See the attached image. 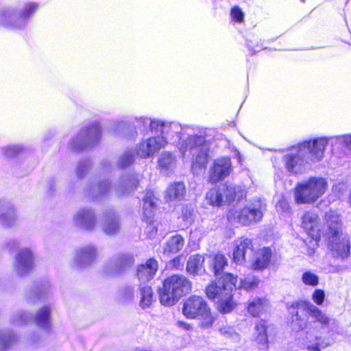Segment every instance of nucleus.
<instances>
[{"instance_id":"nucleus-1","label":"nucleus","mask_w":351,"mask_h":351,"mask_svg":"<svg viewBox=\"0 0 351 351\" xmlns=\"http://www.w3.org/2000/svg\"><path fill=\"white\" fill-rule=\"evenodd\" d=\"M319 221L317 214L306 212L302 217V225L311 237L321 238L322 235L328 254L335 260L343 262L350 255V243L347 234L341 231L339 217L334 213H327V229L322 233Z\"/></svg>"},{"instance_id":"nucleus-2","label":"nucleus","mask_w":351,"mask_h":351,"mask_svg":"<svg viewBox=\"0 0 351 351\" xmlns=\"http://www.w3.org/2000/svg\"><path fill=\"white\" fill-rule=\"evenodd\" d=\"M237 276L227 273L212 282L206 289L207 297L215 300L218 309L223 313L231 312L237 306L233 298Z\"/></svg>"},{"instance_id":"nucleus-3","label":"nucleus","mask_w":351,"mask_h":351,"mask_svg":"<svg viewBox=\"0 0 351 351\" xmlns=\"http://www.w3.org/2000/svg\"><path fill=\"white\" fill-rule=\"evenodd\" d=\"M138 123V127H149L153 132L160 133L159 136H164L168 143H172L178 147L180 143H186L189 137L195 136L192 132L193 129L189 126L183 127L177 122H167L158 119H151L148 117H141L136 118Z\"/></svg>"},{"instance_id":"nucleus-4","label":"nucleus","mask_w":351,"mask_h":351,"mask_svg":"<svg viewBox=\"0 0 351 351\" xmlns=\"http://www.w3.org/2000/svg\"><path fill=\"white\" fill-rule=\"evenodd\" d=\"M38 8L39 4L35 2H27L21 8L5 6L0 10V23L10 29H23Z\"/></svg>"},{"instance_id":"nucleus-5","label":"nucleus","mask_w":351,"mask_h":351,"mask_svg":"<svg viewBox=\"0 0 351 351\" xmlns=\"http://www.w3.org/2000/svg\"><path fill=\"white\" fill-rule=\"evenodd\" d=\"M191 290V282L182 275H172L167 278L158 290L160 303L173 306Z\"/></svg>"},{"instance_id":"nucleus-6","label":"nucleus","mask_w":351,"mask_h":351,"mask_svg":"<svg viewBox=\"0 0 351 351\" xmlns=\"http://www.w3.org/2000/svg\"><path fill=\"white\" fill-rule=\"evenodd\" d=\"M178 149L183 157L187 155V152L193 154L191 169L193 173H199V171L206 168L209 148L205 144L204 136L197 134L189 136L187 142L178 144Z\"/></svg>"},{"instance_id":"nucleus-7","label":"nucleus","mask_w":351,"mask_h":351,"mask_svg":"<svg viewBox=\"0 0 351 351\" xmlns=\"http://www.w3.org/2000/svg\"><path fill=\"white\" fill-rule=\"evenodd\" d=\"M328 182L322 177H311L298 182L294 189L293 197L297 204H313L327 191Z\"/></svg>"},{"instance_id":"nucleus-8","label":"nucleus","mask_w":351,"mask_h":351,"mask_svg":"<svg viewBox=\"0 0 351 351\" xmlns=\"http://www.w3.org/2000/svg\"><path fill=\"white\" fill-rule=\"evenodd\" d=\"M182 313L188 319H198L204 328L211 327L215 320L206 301L197 295H191L184 302Z\"/></svg>"},{"instance_id":"nucleus-9","label":"nucleus","mask_w":351,"mask_h":351,"mask_svg":"<svg viewBox=\"0 0 351 351\" xmlns=\"http://www.w3.org/2000/svg\"><path fill=\"white\" fill-rule=\"evenodd\" d=\"M101 138V128L97 121L91 122L82 128L69 143L73 151H80L97 144Z\"/></svg>"},{"instance_id":"nucleus-10","label":"nucleus","mask_w":351,"mask_h":351,"mask_svg":"<svg viewBox=\"0 0 351 351\" xmlns=\"http://www.w3.org/2000/svg\"><path fill=\"white\" fill-rule=\"evenodd\" d=\"M332 138L326 136L311 138L300 143L298 145L308 160L319 162L325 156L326 148L328 145L329 143L332 145Z\"/></svg>"},{"instance_id":"nucleus-11","label":"nucleus","mask_w":351,"mask_h":351,"mask_svg":"<svg viewBox=\"0 0 351 351\" xmlns=\"http://www.w3.org/2000/svg\"><path fill=\"white\" fill-rule=\"evenodd\" d=\"M263 217V213L259 208L248 206L243 208H234L228 214V220L234 223L244 226L259 221Z\"/></svg>"},{"instance_id":"nucleus-12","label":"nucleus","mask_w":351,"mask_h":351,"mask_svg":"<svg viewBox=\"0 0 351 351\" xmlns=\"http://www.w3.org/2000/svg\"><path fill=\"white\" fill-rule=\"evenodd\" d=\"M168 141L164 136H155L142 139L135 147L136 155L141 158H149L164 148Z\"/></svg>"},{"instance_id":"nucleus-13","label":"nucleus","mask_w":351,"mask_h":351,"mask_svg":"<svg viewBox=\"0 0 351 351\" xmlns=\"http://www.w3.org/2000/svg\"><path fill=\"white\" fill-rule=\"evenodd\" d=\"M282 159L286 170L293 175L302 173L305 165L308 163L307 158L303 152L300 151L298 145L293 147L290 153L284 155Z\"/></svg>"},{"instance_id":"nucleus-14","label":"nucleus","mask_w":351,"mask_h":351,"mask_svg":"<svg viewBox=\"0 0 351 351\" xmlns=\"http://www.w3.org/2000/svg\"><path fill=\"white\" fill-rule=\"evenodd\" d=\"M34 266V258L29 248H22L16 254L12 265L13 272L19 276L27 274Z\"/></svg>"},{"instance_id":"nucleus-15","label":"nucleus","mask_w":351,"mask_h":351,"mask_svg":"<svg viewBox=\"0 0 351 351\" xmlns=\"http://www.w3.org/2000/svg\"><path fill=\"white\" fill-rule=\"evenodd\" d=\"M73 222L80 229L92 231L97 223L95 213L90 208H81L73 215Z\"/></svg>"},{"instance_id":"nucleus-16","label":"nucleus","mask_w":351,"mask_h":351,"mask_svg":"<svg viewBox=\"0 0 351 351\" xmlns=\"http://www.w3.org/2000/svg\"><path fill=\"white\" fill-rule=\"evenodd\" d=\"M134 262L133 256L129 254H119L110 258L104 265L105 272L108 275L115 276L122 272Z\"/></svg>"},{"instance_id":"nucleus-17","label":"nucleus","mask_w":351,"mask_h":351,"mask_svg":"<svg viewBox=\"0 0 351 351\" xmlns=\"http://www.w3.org/2000/svg\"><path fill=\"white\" fill-rule=\"evenodd\" d=\"M232 170V163L230 158L221 157L214 160L209 169V180L215 183L226 178Z\"/></svg>"},{"instance_id":"nucleus-18","label":"nucleus","mask_w":351,"mask_h":351,"mask_svg":"<svg viewBox=\"0 0 351 351\" xmlns=\"http://www.w3.org/2000/svg\"><path fill=\"white\" fill-rule=\"evenodd\" d=\"M233 261L242 265L247 257H250L254 252L252 241L247 238H239L234 242Z\"/></svg>"},{"instance_id":"nucleus-19","label":"nucleus","mask_w":351,"mask_h":351,"mask_svg":"<svg viewBox=\"0 0 351 351\" xmlns=\"http://www.w3.org/2000/svg\"><path fill=\"white\" fill-rule=\"evenodd\" d=\"M141 176L129 173L121 176L119 183L114 186V190L118 196H123L134 190L140 182Z\"/></svg>"},{"instance_id":"nucleus-20","label":"nucleus","mask_w":351,"mask_h":351,"mask_svg":"<svg viewBox=\"0 0 351 351\" xmlns=\"http://www.w3.org/2000/svg\"><path fill=\"white\" fill-rule=\"evenodd\" d=\"M19 218L14 207L9 204L0 202V224L6 228L19 225Z\"/></svg>"},{"instance_id":"nucleus-21","label":"nucleus","mask_w":351,"mask_h":351,"mask_svg":"<svg viewBox=\"0 0 351 351\" xmlns=\"http://www.w3.org/2000/svg\"><path fill=\"white\" fill-rule=\"evenodd\" d=\"M97 257V250L92 245H88L76 251L74 263L80 268H85L92 264Z\"/></svg>"},{"instance_id":"nucleus-22","label":"nucleus","mask_w":351,"mask_h":351,"mask_svg":"<svg viewBox=\"0 0 351 351\" xmlns=\"http://www.w3.org/2000/svg\"><path fill=\"white\" fill-rule=\"evenodd\" d=\"M296 308H302L310 317L320 324L322 326H329L332 320L326 313L311 302H298L296 304Z\"/></svg>"},{"instance_id":"nucleus-23","label":"nucleus","mask_w":351,"mask_h":351,"mask_svg":"<svg viewBox=\"0 0 351 351\" xmlns=\"http://www.w3.org/2000/svg\"><path fill=\"white\" fill-rule=\"evenodd\" d=\"M217 188L219 191H223L221 193L222 200H224V204H230L235 199H240L245 195V191L241 186L223 184Z\"/></svg>"},{"instance_id":"nucleus-24","label":"nucleus","mask_w":351,"mask_h":351,"mask_svg":"<svg viewBox=\"0 0 351 351\" xmlns=\"http://www.w3.org/2000/svg\"><path fill=\"white\" fill-rule=\"evenodd\" d=\"M158 268V262L153 258L149 259L145 264L138 266L137 269V277L142 285L152 280L155 276Z\"/></svg>"},{"instance_id":"nucleus-25","label":"nucleus","mask_w":351,"mask_h":351,"mask_svg":"<svg viewBox=\"0 0 351 351\" xmlns=\"http://www.w3.org/2000/svg\"><path fill=\"white\" fill-rule=\"evenodd\" d=\"M101 230L106 235L112 236L117 234L120 230L119 217L113 213L106 214L101 224Z\"/></svg>"},{"instance_id":"nucleus-26","label":"nucleus","mask_w":351,"mask_h":351,"mask_svg":"<svg viewBox=\"0 0 351 351\" xmlns=\"http://www.w3.org/2000/svg\"><path fill=\"white\" fill-rule=\"evenodd\" d=\"M51 306L47 305L41 307L34 317L36 324L45 331H49L51 326Z\"/></svg>"},{"instance_id":"nucleus-27","label":"nucleus","mask_w":351,"mask_h":351,"mask_svg":"<svg viewBox=\"0 0 351 351\" xmlns=\"http://www.w3.org/2000/svg\"><path fill=\"white\" fill-rule=\"evenodd\" d=\"M330 345L326 338L308 335L302 343V348L306 351H321Z\"/></svg>"},{"instance_id":"nucleus-28","label":"nucleus","mask_w":351,"mask_h":351,"mask_svg":"<svg viewBox=\"0 0 351 351\" xmlns=\"http://www.w3.org/2000/svg\"><path fill=\"white\" fill-rule=\"evenodd\" d=\"M272 252L269 247L260 249L256 254L255 259L252 263V267L255 270L266 269L269 263Z\"/></svg>"},{"instance_id":"nucleus-29","label":"nucleus","mask_w":351,"mask_h":351,"mask_svg":"<svg viewBox=\"0 0 351 351\" xmlns=\"http://www.w3.org/2000/svg\"><path fill=\"white\" fill-rule=\"evenodd\" d=\"M267 325L265 321L261 320L256 324L253 333V341L264 349L267 347L268 338L267 333Z\"/></svg>"},{"instance_id":"nucleus-30","label":"nucleus","mask_w":351,"mask_h":351,"mask_svg":"<svg viewBox=\"0 0 351 351\" xmlns=\"http://www.w3.org/2000/svg\"><path fill=\"white\" fill-rule=\"evenodd\" d=\"M186 193L185 186L183 182H176L171 184L167 189L165 199L167 201L181 200Z\"/></svg>"},{"instance_id":"nucleus-31","label":"nucleus","mask_w":351,"mask_h":351,"mask_svg":"<svg viewBox=\"0 0 351 351\" xmlns=\"http://www.w3.org/2000/svg\"><path fill=\"white\" fill-rule=\"evenodd\" d=\"M204 258L201 255L189 257L186 264V271L191 275H200L205 271L204 267Z\"/></svg>"},{"instance_id":"nucleus-32","label":"nucleus","mask_w":351,"mask_h":351,"mask_svg":"<svg viewBox=\"0 0 351 351\" xmlns=\"http://www.w3.org/2000/svg\"><path fill=\"white\" fill-rule=\"evenodd\" d=\"M139 305L142 308L150 307L154 301V293L148 285H140L138 288Z\"/></svg>"},{"instance_id":"nucleus-33","label":"nucleus","mask_w":351,"mask_h":351,"mask_svg":"<svg viewBox=\"0 0 351 351\" xmlns=\"http://www.w3.org/2000/svg\"><path fill=\"white\" fill-rule=\"evenodd\" d=\"M184 245V239L179 234L171 237L166 243L164 254H176L180 252Z\"/></svg>"},{"instance_id":"nucleus-34","label":"nucleus","mask_w":351,"mask_h":351,"mask_svg":"<svg viewBox=\"0 0 351 351\" xmlns=\"http://www.w3.org/2000/svg\"><path fill=\"white\" fill-rule=\"evenodd\" d=\"M158 167L163 171H171L176 165V156L169 152H162L158 160Z\"/></svg>"},{"instance_id":"nucleus-35","label":"nucleus","mask_w":351,"mask_h":351,"mask_svg":"<svg viewBox=\"0 0 351 351\" xmlns=\"http://www.w3.org/2000/svg\"><path fill=\"white\" fill-rule=\"evenodd\" d=\"M155 208L156 197L154 195V192L152 191H148L146 192L143 197V209L145 215H146L147 218H151Z\"/></svg>"},{"instance_id":"nucleus-36","label":"nucleus","mask_w":351,"mask_h":351,"mask_svg":"<svg viewBox=\"0 0 351 351\" xmlns=\"http://www.w3.org/2000/svg\"><path fill=\"white\" fill-rule=\"evenodd\" d=\"M227 265L228 260L226 256L221 254H216L210 263V267L215 276L221 274Z\"/></svg>"},{"instance_id":"nucleus-37","label":"nucleus","mask_w":351,"mask_h":351,"mask_svg":"<svg viewBox=\"0 0 351 351\" xmlns=\"http://www.w3.org/2000/svg\"><path fill=\"white\" fill-rule=\"evenodd\" d=\"M111 190V185L108 180H104L95 186L89 193L93 198L97 199L108 195Z\"/></svg>"},{"instance_id":"nucleus-38","label":"nucleus","mask_w":351,"mask_h":351,"mask_svg":"<svg viewBox=\"0 0 351 351\" xmlns=\"http://www.w3.org/2000/svg\"><path fill=\"white\" fill-rule=\"evenodd\" d=\"M221 191H219L218 188L211 189L207 192L206 199L207 202L212 206H221L225 205L224 200H222Z\"/></svg>"},{"instance_id":"nucleus-39","label":"nucleus","mask_w":351,"mask_h":351,"mask_svg":"<svg viewBox=\"0 0 351 351\" xmlns=\"http://www.w3.org/2000/svg\"><path fill=\"white\" fill-rule=\"evenodd\" d=\"M267 306V301L261 298L254 299L250 301L247 310L253 316H258L261 313L265 310Z\"/></svg>"},{"instance_id":"nucleus-40","label":"nucleus","mask_w":351,"mask_h":351,"mask_svg":"<svg viewBox=\"0 0 351 351\" xmlns=\"http://www.w3.org/2000/svg\"><path fill=\"white\" fill-rule=\"evenodd\" d=\"M219 334L223 337L231 340L234 343H237L240 341V335L236 332L235 329L228 324H222L219 328Z\"/></svg>"},{"instance_id":"nucleus-41","label":"nucleus","mask_w":351,"mask_h":351,"mask_svg":"<svg viewBox=\"0 0 351 351\" xmlns=\"http://www.w3.org/2000/svg\"><path fill=\"white\" fill-rule=\"evenodd\" d=\"M259 280L254 276H248L243 280H241L239 289H243L246 291L254 289L257 287Z\"/></svg>"},{"instance_id":"nucleus-42","label":"nucleus","mask_w":351,"mask_h":351,"mask_svg":"<svg viewBox=\"0 0 351 351\" xmlns=\"http://www.w3.org/2000/svg\"><path fill=\"white\" fill-rule=\"evenodd\" d=\"M134 154L131 150L124 152L117 160V165L120 167H125L130 165L134 160Z\"/></svg>"},{"instance_id":"nucleus-43","label":"nucleus","mask_w":351,"mask_h":351,"mask_svg":"<svg viewBox=\"0 0 351 351\" xmlns=\"http://www.w3.org/2000/svg\"><path fill=\"white\" fill-rule=\"evenodd\" d=\"M302 281L305 285L315 287L319 284V277L315 274L307 271L302 274Z\"/></svg>"},{"instance_id":"nucleus-44","label":"nucleus","mask_w":351,"mask_h":351,"mask_svg":"<svg viewBox=\"0 0 351 351\" xmlns=\"http://www.w3.org/2000/svg\"><path fill=\"white\" fill-rule=\"evenodd\" d=\"M331 140L332 147H333L335 145L339 144L351 150V134L332 136Z\"/></svg>"},{"instance_id":"nucleus-45","label":"nucleus","mask_w":351,"mask_h":351,"mask_svg":"<svg viewBox=\"0 0 351 351\" xmlns=\"http://www.w3.org/2000/svg\"><path fill=\"white\" fill-rule=\"evenodd\" d=\"M182 221V228L188 227L193 221V213L192 209L188 207L182 208V215L180 217Z\"/></svg>"},{"instance_id":"nucleus-46","label":"nucleus","mask_w":351,"mask_h":351,"mask_svg":"<svg viewBox=\"0 0 351 351\" xmlns=\"http://www.w3.org/2000/svg\"><path fill=\"white\" fill-rule=\"evenodd\" d=\"M4 156L12 158L22 151V147L19 145H10L2 148Z\"/></svg>"},{"instance_id":"nucleus-47","label":"nucleus","mask_w":351,"mask_h":351,"mask_svg":"<svg viewBox=\"0 0 351 351\" xmlns=\"http://www.w3.org/2000/svg\"><path fill=\"white\" fill-rule=\"evenodd\" d=\"M90 167V162L88 160H84L78 162L76 167L77 177L82 178L88 171Z\"/></svg>"},{"instance_id":"nucleus-48","label":"nucleus","mask_w":351,"mask_h":351,"mask_svg":"<svg viewBox=\"0 0 351 351\" xmlns=\"http://www.w3.org/2000/svg\"><path fill=\"white\" fill-rule=\"evenodd\" d=\"M325 299V293L322 289H315L312 295V300L317 305H322Z\"/></svg>"},{"instance_id":"nucleus-49","label":"nucleus","mask_w":351,"mask_h":351,"mask_svg":"<svg viewBox=\"0 0 351 351\" xmlns=\"http://www.w3.org/2000/svg\"><path fill=\"white\" fill-rule=\"evenodd\" d=\"M121 293L124 302L130 301L134 298V289L130 286L123 287Z\"/></svg>"},{"instance_id":"nucleus-50","label":"nucleus","mask_w":351,"mask_h":351,"mask_svg":"<svg viewBox=\"0 0 351 351\" xmlns=\"http://www.w3.org/2000/svg\"><path fill=\"white\" fill-rule=\"evenodd\" d=\"M321 238H313L311 237L308 243L307 244L308 250L307 253L309 256H312L315 252L316 249L318 247V241Z\"/></svg>"},{"instance_id":"nucleus-51","label":"nucleus","mask_w":351,"mask_h":351,"mask_svg":"<svg viewBox=\"0 0 351 351\" xmlns=\"http://www.w3.org/2000/svg\"><path fill=\"white\" fill-rule=\"evenodd\" d=\"M231 16L234 21L241 23L243 21L244 14L239 7L235 6L231 10Z\"/></svg>"},{"instance_id":"nucleus-52","label":"nucleus","mask_w":351,"mask_h":351,"mask_svg":"<svg viewBox=\"0 0 351 351\" xmlns=\"http://www.w3.org/2000/svg\"><path fill=\"white\" fill-rule=\"evenodd\" d=\"M27 321L28 315L25 312L17 313L13 318V322L16 325L26 324Z\"/></svg>"},{"instance_id":"nucleus-53","label":"nucleus","mask_w":351,"mask_h":351,"mask_svg":"<svg viewBox=\"0 0 351 351\" xmlns=\"http://www.w3.org/2000/svg\"><path fill=\"white\" fill-rule=\"evenodd\" d=\"M15 339V337L10 334H2L0 335V346L2 348H5L9 346V343Z\"/></svg>"},{"instance_id":"nucleus-54","label":"nucleus","mask_w":351,"mask_h":351,"mask_svg":"<svg viewBox=\"0 0 351 351\" xmlns=\"http://www.w3.org/2000/svg\"><path fill=\"white\" fill-rule=\"evenodd\" d=\"M322 269L326 273H338L341 270V267L339 265H334L332 264H328L324 265Z\"/></svg>"},{"instance_id":"nucleus-55","label":"nucleus","mask_w":351,"mask_h":351,"mask_svg":"<svg viewBox=\"0 0 351 351\" xmlns=\"http://www.w3.org/2000/svg\"><path fill=\"white\" fill-rule=\"evenodd\" d=\"M183 258L182 256H179L175 258L169 263V266L171 267H173L175 269H180L183 267Z\"/></svg>"},{"instance_id":"nucleus-56","label":"nucleus","mask_w":351,"mask_h":351,"mask_svg":"<svg viewBox=\"0 0 351 351\" xmlns=\"http://www.w3.org/2000/svg\"><path fill=\"white\" fill-rule=\"evenodd\" d=\"M289 207V203L287 200L282 199L276 204V209L281 212H285L288 210Z\"/></svg>"},{"instance_id":"nucleus-57","label":"nucleus","mask_w":351,"mask_h":351,"mask_svg":"<svg viewBox=\"0 0 351 351\" xmlns=\"http://www.w3.org/2000/svg\"><path fill=\"white\" fill-rule=\"evenodd\" d=\"M126 127V123L123 121L116 122L113 125V130L115 133H119V129H123Z\"/></svg>"},{"instance_id":"nucleus-58","label":"nucleus","mask_w":351,"mask_h":351,"mask_svg":"<svg viewBox=\"0 0 351 351\" xmlns=\"http://www.w3.org/2000/svg\"><path fill=\"white\" fill-rule=\"evenodd\" d=\"M178 326L179 327L183 328L185 330H189L191 328V326L189 324L183 322H178Z\"/></svg>"},{"instance_id":"nucleus-59","label":"nucleus","mask_w":351,"mask_h":351,"mask_svg":"<svg viewBox=\"0 0 351 351\" xmlns=\"http://www.w3.org/2000/svg\"><path fill=\"white\" fill-rule=\"evenodd\" d=\"M47 294H48V292H46L45 291H43V290H41L39 291L38 297L39 298H45L47 295Z\"/></svg>"},{"instance_id":"nucleus-60","label":"nucleus","mask_w":351,"mask_h":351,"mask_svg":"<svg viewBox=\"0 0 351 351\" xmlns=\"http://www.w3.org/2000/svg\"><path fill=\"white\" fill-rule=\"evenodd\" d=\"M299 319H300V317H299V315H298V312L296 311L295 315H293V317H292V321L293 322H295V321H298Z\"/></svg>"},{"instance_id":"nucleus-61","label":"nucleus","mask_w":351,"mask_h":351,"mask_svg":"<svg viewBox=\"0 0 351 351\" xmlns=\"http://www.w3.org/2000/svg\"><path fill=\"white\" fill-rule=\"evenodd\" d=\"M297 324L298 325L300 329L304 328L306 326V324L303 322H298Z\"/></svg>"},{"instance_id":"nucleus-62","label":"nucleus","mask_w":351,"mask_h":351,"mask_svg":"<svg viewBox=\"0 0 351 351\" xmlns=\"http://www.w3.org/2000/svg\"><path fill=\"white\" fill-rule=\"evenodd\" d=\"M348 202H349L350 204H351V191H350V197L348 199Z\"/></svg>"},{"instance_id":"nucleus-63","label":"nucleus","mask_w":351,"mask_h":351,"mask_svg":"<svg viewBox=\"0 0 351 351\" xmlns=\"http://www.w3.org/2000/svg\"><path fill=\"white\" fill-rule=\"evenodd\" d=\"M274 165L275 167H276V166H277L276 162H274Z\"/></svg>"},{"instance_id":"nucleus-64","label":"nucleus","mask_w":351,"mask_h":351,"mask_svg":"<svg viewBox=\"0 0 351 351\" xmlns=\"http://www.w3.org/2000/svg\"><path fill=\"white\" fill-rule=\"evenodd\" d=\"M291 308H295L294 304H293V305L291 306Z\"/></svg>"}]
</instances>
